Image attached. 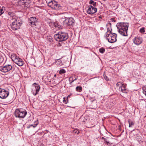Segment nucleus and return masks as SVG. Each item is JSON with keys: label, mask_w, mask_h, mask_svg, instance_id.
Masks as SVG:
<instances>
[{"label": "nucleus", "mask_w": 146, "mask_h": 146, "mask_svg": "<svg viewBox=\"0 0 146 146\" xmlns=\"http://www.w3.org/2000/svg\"><path fill=\"white\" fill-rule=\"evenodd\" d=\"M118 33L122 35L127 36V31L129 27L128 23H119L116 25Z\"/></svg>", "instance_id": "nucleus-1"}, {"label": "nucleus", "mask_w": 146, "mask_h": 146, "mask_svg": "<svg viewBox=\"0 0 146 146\" xmlns=\"http://www.w3.org/2000/svg\"><path fill=\"white\" fill-rule=\"evenodd\" d=\"M54 37L56 40L61 42L68 39V34L65 32H59L58 34H55Z\"/></svg>", "instance_id": "nucleus-2"}, {"label": "nucleus", "mask_w": 146, "mask_h": 146, "mask_svg": "<svg viewBox=\"0 0 146 146\" xmlns=\"http://www.w3.org/2000/svg\"><path fill=\"white\" fill-rule=\"evenodd\" d=\"M27 112L22 109H17L15 112V115L16 117L23 118L25 116Z\"/></svg>", "instance_id": "nucleus-3"}, {"label": "nucleus", "mask_w": 146, "mask_h": 146, "mask_svg": "<svg viewBox=\"0 0 146 146\" xmlns=\"http://www.w3.org/2000/svg\"><path fill=\"white\" fill-rule=\"evenodd\" d=\"M12 20L13 21L11 26L12 29L14 30H16L19 29L22 24L21 21L18 20L17 19L15 18H12Z\"/></svg>", "instance_id": "nucleus-4"}, {"label": "nucleus", "mask_w": 146, "mask_h": 146, "mask_svg": "<svg viewBox=\"0 0 146 146\" xmlns=\"http://www.w3.org/2000/svg\"><path fill=\"white\" fill-rule=\"evenodd\" d=\"M11 58L12 60L19 66H22L24 62L22 60L19 58L15 54H12L11 56Z\"/></svg>", "instance_id": "nucleus-5"}, {"label": "nucleus", "mask_w": 146, "mask_h": 146, "mask_svg": "<svg viewBox=\"0 0 146 146\" xmlns=\"http://www.w3.org/2000/svg\"><path fill=\"white\" fill-rule=\"evenodd\" d=\"M117 35L115 33H110L108 34L107 36V38L108 42L111 43L115 42L116 39Z\"/></svg>", "instance_id": "nucleus-6"}, {"label": "nucleus", "mask_w": 146, "mask_h": 146, "mask_svg": "<svg viewBox=\"0 0 146 146\" xmlns=\"http://www.w3.org/2000/svg\"><path fill=\"white\" fill-rule=\"evenodd\" d=\"M12 69V66L11 64H7L0 68V71L2 72L5 73L11 70Z\"/></svg>", "instance_id": "nucleus-7"}, {"label": "nucleus", "mask_w": 146, "mask_h": 146, "mask_svg": "<svg viewBox=\"0 0 146 146\" xmlns=\"http://www.w3.org/2000/svg\"><path fill=\"white\" fill-rule=\"evenodd\" d=\"M9 95V92L8 91L4 89L0 88V98L2 99H5Z\"/></svg>", "instance_id": "nucleus-8"}, {"label": "nucleus", "mask_w": 146, "mask_h": 146, "mask_svg": "<svg viewBox=\"0 0 146 146\" xmlns=\"http://www.w3.org/2000/svg\"><path fill=\"white\" fill-rule=\"evenodd\" d=\"M97 11V9L96 7L91 5L88 6L87 10V12L88 14L92 15L96 13Z\"/></svg>", "instance_id": "nucleus-9"}, {"label": "nucleus", "mask_w": 146, "mask_h": 146, "mask_svg": "<svg viewBox=\"0 0 146 146\" xmlns=\"http://www.w3.org/2000/svg\"><path fill=\"white\" fill-rule=\"evenodd\" d=\"M35 85H36L35 86V87L32 89V92L34 96H36L38 94V92H39L40 87L38 85L36 84V83L33 84V86H35Z\"/></svg>", "instance_id": "nucleus-10"}, {"label": "nucleus", "mask_w": 146, "mask_h": 146, "mask_svg": "<svg viewBox=\"0 0 146 146\" xmlns=\"http://www.w3.org/2000/svg\"><path fill=\"white\" fill-rule=\"evenodd\" d=\"M74 19L72 17H70L66 19L63 21V23L66 25H71L74 23Z\"/></svg>", "instance_id": "nucleus-11"}, {"label": "nucleus", "mask_w": 146, "mask_h": 146, "mask_svg": "<svg viewBox=\"0 0 146 146\" xmlns=\"http://www.w3.org/2000/svg\"><path fill=\"white\" fill-rule=\"evenodd\" d=\"M142 41V38L138 36L135 37L133 40L134 43L136 45H139L141 44Z\"/></svg>", "instance_id": "nucleus-12"}, {"label": "nucleus", "mask_w": 146, "mask_h": 146, "mask_svg": "<svg viewBox=\"0 0 146 146\" xmlns=\"http://www.w3.org/2000/svg\"><path fill=\"white\" fill-rule=\"evenodd\" d=\"M29 23L32 25H36L37 23L36 18L35 17H31L29 19Z\"/></svg>", "instance_id": "nucleus-13"}, {"label": "nucleus", "mask_w": 146, "mask_h": 146, "mask_svg": "<svg viewBox=\"0 0 146 146\" xmlns=\"http://www.w3.org/2000/svg\"><path fill=\"white\" fill-rule=\"evenodd\" d=\"M52 7V9L55 10H59L61 8V6L57 2L54 1V3Z\"/></svg>", "instance_id": "nucleus-14"}, {"label": "nucleus", "mask_w": 146, "mask_h": 146, "mask_svg": "<svg viewBox=\"0 0 146 146\" xmlns=\"http://www.w3.org/2000/svg\"><path fill=\"white\" fill-rule=\"evenodd\" d=\"M119 90L124 93H127V90L126 88V85L124 84L121 86V87H119Z\"/></svg>", "instance_id": "nucleus-15"}, {"label": "nucleus", "mask_w": 146, "mask_h": 146, "mask_svg": "<svg viewBox=\"0 0 146 146\" xmlns=\"http://www.w3.org/2000/svg\"><path fill=\"white\" fill-rule=\"evenodd\" d=\"M54 1H51L50 2H49L48 3V5L51 7L52 9V7H53V5H54Z\"/></svg>", "instance_id": "nucleus-16"}, {"label": "nucleus", "mask_w": 146, "mask_h": 146, "mask_svg": "<svg viewBox=\"0 0 146 146\" xmlns=\"http://www.w3.org/2000/svg\"><path fill=\"white\" fill-rule=\"evenodd\" d=\"M76 89L77 91L80 92L82 90V88L80 86H78L76 87Z\"/></svg>", "instance_id": "nucleus-17"}, {"label": "nucleus", "mask_w": 146, "mask_h": 146, "mask_svg": "<svg viewBox=\"0 0 146 146\" xmlns=\"http://www.w3.org/2000/svg\"><path fill=\"white\" fill-rule=\"evenodd\" d=\"M142 88L143 90V93L146 96V85L142 87Z\"/></svg>", "instance_id": "nucleus-18"}, {"label": "nucleus", "mask_w": 146, "mask_h": 146, "mask_svg": "<svg viewBox=\"0 0 146 146\" xmlns=\"http://www.w3.org/2000/svg\"><path fill=\"white\" fill-rule=\"evenodd\" d=\"M128 122L129 123V127H131V126L133 125L134 124L133 122V121H132L131 120H130L129 119V120Z\"/></svg>", "instance_id": "nucleus-19"}, {"label": "nucleus", "mask_w": 146, "mask_h": 146, "mask_svg": "<svg viewBox=\"0 0 146 146\" xmlns=\"http://www.w3.org/2000/svg\"><path fill=\"white\" fill-rule=\"evenodd\" d=\"M61 60H58L56 62V64L57 65H62V62H61Z\"/></svg>", "instance_id": "nucleus-20"}, {"label": "nucleus", "mask_w": 146, "mask_h": 146, "mask_svg": "<svg viewBox=\"0 0 146 146\" xmlns=\"http://www.w3.org/2000/svg\"><path fill=\"white\" fill-rule=\"evenodd\" d=\"M99 51L101 53H104L105 51V49L104 48H100L99 50Z\"/></svg>", "instance_id": "nucleus-21"}, {"label": "nucleus", "mask_w": 146, "mask_h": 146, "mask_svg": "<svg viewBox=\"0 0 146 146\" xmlns=\"http://www.w3.org/2000/svg\"><path fill=\"white\" fill-rule=\"evenodd\" d=\"M59 72L60 74H64L66 72V71L64 69H62L60 70Z\"/></svg>", "instance_id": "nucleus-22"}, {"label": "nucleus", "mask_w": 146, "mask_h": 146, "mask_svg": "<svg viewBox=\"0 0 146 146\" xmlns=\"http://www.w3.org/2000/svg\"><path fill=\"white\" fill-rule=\"evenodd\" d=\"M4 59L3 57L0 55V64L3 62Z\"/></svg>", "instance_id": "nucleus-23"}, {"label": "nucleus", "mask_w": 146, "mask_h": 146, "mask_svg": "<svg viewBox=\"0 0 146 146\" xmlns=\"http://www.w3.org/2000/svg\"><path fill=\"white\" fill-rule=\"evenodd\" d=\"M73 132L76 134H78L80 133L78 129L74 130H73Z\"/></svg>", "instance_id": "nucleus-24"}, {"label": "nucleus", "mask_w": 146, "mask_h": 146, "mask_svg": "<svg viewBox=\"0 0 146 146\" xmlns=\"http://www.w3.org/2000/svg\"><path fill=\"white\" fill-rule=\"evenodd\" d=\"M123 84H122V83L120 82H118L117 84V86H118L119 87H121L122 86Z\"/></svg>", "instance_id": "nucleus-25"}, {"label": "nucleus", "mask_w": 146, "mask_h": 146, "mask_svg": "<svg viewBox=\"0 0 146 146\" xmlns=\"http://www.w3.org/2000/svg\"><path fill=\"white\" fill-rule=\"evenodd\" d=\"M8 15L11 16L13 17L15 15V13L11 12L8 13Z\"/></svg>", "instance_id": "nucleus-26"}, {"label": "nucleus", "mask_w": 146, "mask_h": 146, "mask_svg": "<svg viewBox=\"0 0 146 146\" xmlns=\"http://www.w3.org/2000/svg\"><path fill=\"white\" fill-rule=\"evenodd\" d=\"M140 32L141 33H143L145 32V28H142L140 29Z\"/></svg>", "instance_id": "nucleus-27"}, {"label": "nucleus", "mask_w": 146, "mask_h": 146, "mask_svg": "<svg viewBox=\"0 0 146 146\" xmlns=\"http://www.w3.org/2000/svg\"><path fill=\"white\" fill-rule=\"evenodd\" d=\"M104 143L108 145L109 143V141L106 139L104 140Z\"/></svg>", "instance_id": "nucleus-28"}, {"label": "nucleus", "mask_w": 146, "mask_h": 146, "mask_svg": "<svg viewBox=\"0 0 146 146\" xmlns=\"http://www.w3.org/2000/svg\"><path fill=\"white\" fill-rule=\"evenodd\" d=\"M5 7H2L1 9V10L2 11L4 12V10H5Z\"/></svg>", "instance_id": "nucleus-29"}, {"label": "nucleus", "mask_w": 146, "mask_h": 146, "mask_svg": "<svg viewBox=\"0 0 146 146\" xmlns=\"http://www.w3.org/2000/svg\"><path fill=\"white\" fill-rule=\"evenodd\" d=\"M94 2V1H93L92 0H90V1L89 3L90 4H92Z\"/></svg>", "instance_id": "nucleus-30"}, {"label": "nucleus", "mask_w": 146, "mask_h": 146, "mask_svg": "<svg viewBox=\"0 0 146 146\" xmlns=\"http://www.w3.org/2000/svg\"><path fill=\"white\" fill-rule=\"evenodd\" d=\"M96 2H94L92 4V5L94 7H95L96 6Z\"/></svg>", "instance_id": "nucleus-31"}, {"label": "nucleus", "mask_w": 146, "mask_h": 146, "mask_svg": "<svg viewBox=\"0 0 146 146\" xmlns=\"http://www.w3.org/2000/svg\"><path fill=\"white\" fill-rule=\"evenodd\" d=\"M108 31V32L110 33H111V31H110V29H109V28H108V31Z\"/></svg>", "instance_id": "nucleus-32"}, {"label": "nucleus", "mask_w": 146, "mask_h": 146, "mask_svg": "<svg viewBox=\"0 0 146 146\" xmlns=\"http://www.w3.org/2000/svg\"><path fill=\"white\" fill-rule=\"evenodd\" d=\"M4 12L0 9V15H2Z\"/></svg>", "instance_id": "nucleus-33"}, {"label": "nucleus", "mask_w": 146, "mask_h": 146, "mask_svg": "<svg viewBox=\"0 0 146 146\" xmlns=\"http://www.w3.org/2000/svg\"><path fill=\"white\" fill-rule=\"evenodd\" d=\"M63 99H64V100H63V101L64 103L65 104H66L67 102H66V101L65 100V98H64Z\"/></svg>", "instance_id": "nucleus-34"}, {"label": "nucleus", "mask_w": 146, "mask_h": 146, "mask_svg": "<svg viewBox=\"0 0 146 146\" xmlns=\"http://www.w3.org/2000/svg\"><path fill=\"white\" fill-rule=\"evenodd\" d=\"M111 20L112 21H113V22H115V19L113 18H112L111 19Z\"/></svg>", "instance_id": "nucleus-35"}, {"label": "nucleus", "mask_w": 146, "mask_h": 146, "mask_svg": "<svg viewBox=\"0 0 146 146\" xmlns=\"http://www.w3.org/2000/svg\"><path fill=\"white\" fill-rule=\"evenodd\" d=\"M106 138L104 137H102V139H104V140Z\"/></svg>", "instance_id": "nucleus-36"}, {"label": "nucleus", "mask_w": 146, "mask_h": 146, "mask_svg": "<svg viewBox=\"0 0 146 146\" xmlns=\"http://www.w3.org/2000/svg\"><path fill=\"white\" fill-rule=\"evenodd\" d=\"M76 79H75V80H73L72 81V82L70 83H72V82H74L75 80H76Z\"/></svg>", "instance_id": "nucleus-37"}, {"label": "nucleus", "mask_w": 146, "mask_h": 146, "mask_svg": "<svg viewBox=\"0 0 146 146\" xmlns=\"http://www.w3.org/2000/svg\"><path fill=\"white\" fill-rule=\"evenodd\" d=\"M30 126H33L34 127H35V126H34L32 125H30Z\"/></svg>", "instance_id": "nucleus-38"}, {"label": "nucleus", "mask_w": 146, "mask_h": 146, "mask_svg": "<svg viewBox=\"0 0 146 146\" xmlns=\"http://www.w3.org/2000/svg\"><path fill=\"white\" fill-rule=\"evenodd\" d=\"M30 127V125H29V126H27V128H29V127Z\"/></svg>", "instance_id": "nucleus-39"}, {"label": "nucleus", "mask_w": 146, "mask_h": 146, "mask_svg": "<svg viewBox=\"0 0 146 146\" xmlns=\"http://www.w3.org/2000/svg\"><path fill=\"white\" fill-rule=\"evenodd\" d=\"M108 25H111V23H108Z\"/></svg>", "instance_id": "nucleus-40"}, {"label": "nucleus", "mask_w": 146, "mask_h": 146, "mask_svg": "<svg viewBox=\"0 0 146 146\" xmlns=\"http://www.w3.org/2000/svg\"><path fill=\"white\" fill-rule=\"evenodd\" d=\"M99 18H101V16H99Z\"/></svg>", "instance_id": "nucleus-41"}, {"label": "nucleus", "mask_w": 146, "mask_h": 146, "mask_svg": "<svg viewBox=\"0 0 146 146\" xmlns=\"http://www.w3.org/2000/svg\"><path fill=\"white\" fill-rule=\"evenodd\" d=\"M56 74H54V77H56Z\"/></svg>", "instance_id": "nucleus-42"}, {"label": "nucleus", "mask_w": 146, "mask_h": 146, "mask_svg": "<svg viewBox=\"0 0 146 146\" xmlns=\"http://www.w3.org/2000/svg\"><path fill=\"white\" fill-rule=\"evenodd\" d=\"M71 78V77L70 78H69V80H70V79Z\"/></svg>", "instance_id": "nucleus-43"}, {"label": "nucleus", "mask_w": 146, "mask_h": 146, "mask_svg": "<svg viewBox=\"0 0 146 146\" xmlns=\"http://www.w3.org/2000/svg\"><path fill=\"white\" fill-rule=\"evenodd\" d=\"M22 0L23 1H25V0Z\"/></svg>", "instance_id": "nucleus-44"}]
</instances>
